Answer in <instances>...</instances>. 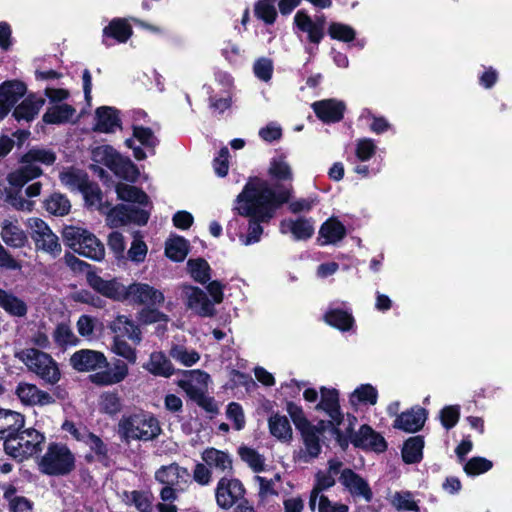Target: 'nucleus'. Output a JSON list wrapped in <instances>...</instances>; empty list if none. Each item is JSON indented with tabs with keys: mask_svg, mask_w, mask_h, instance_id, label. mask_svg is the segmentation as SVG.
Segmentation results:
<instances>
[{
	"mask_svg": "<svg viewBox=\"0 0 512 512\" xmlns=\"http://www.w3.org/2000/svg\"><path fill=\"white\" fill-rule=\"evenodd\" d=\"M190 250V243L183 236L174 235L165 243V255L174 262H182Z\"/></svg>",
	"mask_w": 512,
	"mask_h": 512,
	"instance_id": "obj_34",
	"label": "nucleus"
},
{
	"mask_svg": "<svg viewBox=\"0 0 512 512\" xmlns=\"http://www.w3.org/2000/svg\"><path fill=\"white\" fill-rule=\"evenodd\" d=\"M0 306L10 315L17 317H24L28 311L22 299L2 289H0Z\"/></svg>",
	"mask_w": 512,
	"mask_h": 512,
	"instance_id": "obj_42",
	"label": "nucleus"
},
{
	"mask_svg": "<svg viewBox=\"0 0 512 512\" xmlns=\"http://www.w3.org/2000/svg\"><path fill=\"white\" fill-rule=\"evenodd\" d=\"M75 112V108L70 104L53 105L44 113L42 120L46 124H64L69 122Z\"/></svg>",
	"mask_w": 512,
	"mask_h": 512,
	"instance_id": "obj_36",
	"label": "nucleus"
},
{
	"mask_svg": "<svg viewBox=\"0 0 512 512\" xmlns=\"http://www.w3.org/2000/svg\"><path fill=\"white\" fill-rule=\"evenodd\" d=\"M343 462L338 458H331L327 462L326 471L318 470L315 473L314 485L309 496V508L312 512L316 510L317 500L324 491L329 490L336 484L335 476L340 475L343 469Z\"/></svg>",
	"mask_w": 512,
	"mask_h": 512,
	"instance_id": "obj_8",
	"label": "nucleus"
},
{
	"mask_svg": "<svg viewBox=\"0 0 512 512\" xmlns=\"http://www.w3.org/2000/svg\"><path fill=\"white\" fill-rule=\"evenodd\" d=\"M111 171L119 178L135 183L138 181L140 171L136 164L128 157L122 155L118 158L117 162L111 168Z\"/></svg>",
	"mask_w": 512,
	"mask_h": 512,
	"instance_id": "obj_38",
	"label": "nucleus"
},
{
	"mask_svg": "<svg viewBox=\"0 0 512 512\" xmlns=\"http://www.w3.org/2000/svg\"><path fill=\"white\" fill-rule=\"evenodd\" d=\"M346 234L345 225L337 217L332 216L320 226L317 242L320 246L336 244L343 240Z\"/></svg>",
	"mask_w": 512,
	"mask_h": 512,
	"instance_id": "obj_24",
	"label": "nucleus"
},
{
	"mask_svg": "<svg viewBox=\"0 0 512 512\" xmlns=\"http://www.w3.org/2000/svg\"><path fill=\"white\" fill-rule=\"evenodd\" d=\"M412 497L413 495L410 491L396 492L393 496L392 505L397 511L420 512L419 505Z\"/></svg>",
	"mask_w": 512,
	"mask_h": 512,
	"instance_id": "obj_54",
	"label": "nucleus"
},
{
	"mask_svg": "<svg viewBox=\"0 0 512 512\" xmlns=\"http://www.w3.org/2000/svg\"><path fill=\"white\" fill-rule=\"evenodd\" d=\"M43 206L45 210L55 216H65L71 210V203L65 194L54 192L47 197Z\"/></svg>",
	"mask_w": 512,
	"mask_h": 512,
	"instance_id": "obj_39",
	"label": "nucleus"
},
{
	"mask_svg": "<svg viewBox=\"0 0 512 512\" xmlns=\"http://www.w3.org/2000/svg\"><path fill=\"white\" fill-rule=\"evenodd\" d=\"M427 416L428 411L417 405L398 414L392 426L406 433H416L423 428Z\"/></svg>",
	"mask_w": 512,
	"mask_h": 512,
	"instance_id": "obj_16",
	"label": "nucleus"
},
{
	"mask_svg": "<svg viewBox=\"0 0 512 512\" xmlns=\"http://www.w3.org/2000/svg\"><path fill=\"white\" fill-rule=\"evenodd\" d=\"M159 421L153 415L134 413L119 421V433L122 440L151 441L161 434Z\"/></svg>",
	"mask_w": 512,
	"mask_h": 512,
	"instance_id": "obj_4",
	"label": "nucleus"
},
{
	"mask_svg": "<svg viewBox=\"0 0 512 512\" xmlns=\"http://www.w3.org/2000/svg\"><path fill=\"white\" fill-rule=\"evenodd\" d=\"M299 432L301 433L302 440L309 458H317L322 450L319 436L316 435L314 431L308 430L306 428L299 430Z\"/></svg>",
	"mask_w": 512,
	"mask_h": 512,
	"instance_id": "obj_53",
	"label": "nucleus"
},
{
	"mask_svg": "<svg viewBox=\"0 0 512 512\" xmlns=\"http://www.w3.org/2000/svg\"><path fill=\"white\" fill-rule=\"evenodd\" d=\"M425 441L422 435L411 436L403 443L401 450L402 460L405 464H417L423 459Z\"/></svg>",
	"mask_w": 512,
	"mask_h": 512,
	"instance_id": "obj_29",
	"label": "nucleus"
},
{
	"mask_svg": "<svg viewBox=\"0 0 512 512\" xmlns=\"http://www.w3.org/2000/svg\"><path fill=\"white\" fill-rule=\"evenodd\" d=\"M268 175L272 180L276 181L274 184L269 183L270 186L280 185L284 188H291V193L293 192L291 184L293 181V171L290 164L286 161L285 154H280L270 160Z\"/></svg>",
	"mask_w": 512,
	"mask_h": 512,
	"instance_id": "obj_20",
	"label": "nucleus"
},
{
	"mask_svg": "<svg viewBox=\"0 0 512 512\" xmlns=\"http://www.w3.org/2000/svg\"><path fill=\"white\" fill-rule=\"evenodd\" d=\"M0 236L4 243L12 248H23L28 241L26 233L8 220L3 221Z\"/></svg>",
	"mask_w": 512,
	"mask_h": 512,
	"instance_id": "obj_32",
	"label": "nucleus"
},
{
	"mask_svg": "<svg viewBox=\"0 0 512 512\" xmlns=\"http://www.w3.org/2000/svg\"><path fill=\"white\" fill-rule=\"evenodd\" d=\"M226 415L233 422L236 430H242L245 427V416L242 406L237 402H231L227 405Z\"/></svg>",
	"mask_w": 512,
	"mask_h": 512,
	"instance_id": "obj_63",
	"label": "nucleus"
},
{
	"mask_svg": "<svg viewBox=\"0 0 512 512\" xmlns=\"http://www.w3.org/2000/svg\"><path fill=\"white\" fill-rule=\"evenodd\" d=\"M238 454L241 460L247 463L255 473H260L265 470V459L257 450L247 446H241L238 449Z\"/></svg>",
	"mask_w": 512,
	"mask_h": 512,
	"instance_id": "obj_48",
	"label": "nucleus"
},
{
	"mask_svg": "<svg viewBox=\"0 0 512 512\" xmlns=\"http://www.w3.org/2000/svg\"><path fill=\"white\" fill-rule=\"evenodd\" d=\"M17 357L27 366L29 371L35 373L46 383L54 385L60 380V369L50 354L36 348H26L20 351Z\"/></svg>",
	"mask_w": 512,
	"mask_h": 512,
	"instance_id": "obj_6",
	"label": "nucleus"
},
{
	"mask_svg": "<svg viewBox=\"0 0 512 512\" xmlns=\"http://www.w3.org/2000/svg\"><path fill=\"white\" fill-rule=\"evenodd\" d=\"M492 467V461L484 457L475 456L465 463L463 470L468 476H477L488 472Z\"/></svg>",
	"mask_w": 512,
	"mask_h": 512,
	"instance_id": "obj_52",
	"label": "nucleus"
},
{
	"mask_svg": "<svg viewBox=\"0 0 512 512\" xmlns=\"http://www.w3.org/2000/svg\"><path fill=\"white\" fill-rule=\"evenodd\" d=\"M376 148L373 139L361 138L357 141L355 155L360 161L365 162L375 155Z\"/></svg>",
	"mask_w": 512,
	"mask_h": 512,
	"instance_id": "obj_58",
	"label": "nucleus"
},
{
	"mask_svg": "<svg viewBox=\"0 0 512 512\" xmlns=\"http://www.w3.org/2000/svg\"><path fill=\"white\" fill-rule=\"evenodd\" d=\"M101 410L109 415L120 412L121 401L116 392H106L101 395Z\"/></svg>",
	"mask_w": 512,
	"mask_h": 512,
	"instance_id": "obj_61",
	"label": "nucleus"
},
{
	"mask_svg": "<svg viewBox=\"0 0 512 512\" xmlns=\"http://www.w3.org/2000/svg\"><path fill=\"white\" fill-rule=\"evenodd\" d=\"M187 269L190 276L197 283L204 285L211 279L212 269L209 263L202 257L189 259Z\"/></svg>",
	"mask_w": 512,
	"mask_h": 512,
	"instance_id": "obj_40",
	"label": "nucleus"
},
{
	"mask_svg": "<svg viewBox=\"0 0 512 512\" xmlns=\"http://www.w3.org/2000/svg\"><path fill=\"white\" fill-rule=\"evenodd\" d=\"M22 164L18 169L10 172L7 177L9 184L16 188H22L26 183L43 174L42 169L35 164Z\"/></svg>",
	"mask_w": 512,
	"mask_h": 512,
	"instance_id": "obj_30",
	"label": "nucleus"
},
{
	"mask_svg": "<svg viewBox=\"0 0 512 512\" xmlns=\"http://www.w3.org/2000/svg\"><path fill=\"white\" fill-rule=\"evenodd\" d=\"M37 393L38 387L35 384L27 382L18 383L15 389V394L21 403L26 406H35Z\"/></svg>",
	"mask_w": 512,
	"mask_h": 512,
	"instance_id": "obj_55",
	"label": "nucleus"
},
{
	"mask_svg": "<svg viewBox=\"0 0 512 512\" xmlns=\"http://www.w3.org/2000/svg\"><path fill=\"white\" fill-rule=\"evenodd\" d=\"M83 442L89 446L90 450L95 454L98 462H100L104 467L110 466L108 447L98 435L89 431Z\"/></svg>",
	"mask_w": 512,
	"mask_h": 512,
	"instance_id": "obj_45",
	"label": "nucleus"
},
{
	"mask_svg": "<svg viewBox=\"0 0 512 512\" xmlns=\"http://www.w3.org/2000/svg\"><path fill=\"white\" fill-rule=\"evenodd\" d=\"M338 481L354 498H363L367 503L372 501L373 492L369 483L353 469L343 468Z\"/></svg>",
	"mask_w": 512,
	"mask_h": 512,
	"instance_id": "obj_14",
	"label": "nucleus"
},
{
	"mask_svg": "<svg viewBox=\"0 0 512 512\" xmlns=\"http://www.w3.org/2000/svg\"><path fill=\"white\" fill-rule=\"evenodd\" d=\"M325 24L326 17L324 15L317 16L313 20L304 9L298 10L294 16V26L307 34V41L311 44L318 45L323 40Z\"/></svg>",
	"mask_w": 512,
	"mask_h": 512,
	"instance_id": "obj_11",
	"label": "nucleus"
},
{
	"mask_svg": "<svg viewBox=\"0 0 512 512\" xmlns=\"http://www.w3.org/2000/svg\"><path fill=\"white\" fill-rule=\"evenodd\" d=\"M76 467V458L65 444L50 443L39 462L40 471L48 476H67Z\"/></svg>",
	"mask_w": 512,
	"mask_h": 512,
	"instance_id": "obj_5",
	"label": "nucleus"
},
{
	"mask_svg": "<svg viewBox=\"0 0 512 512\" xmlns=\"http://www.w3.org/2000/svg\"><path fill=\"white\" fill-rule=\"evenodd\" d=\"M272 0H258L254 4V15L266 25H273L277 19V10Z\"/></svg>",
	"mask_w": 512,
	"mask_h": 512,
	"instance_id": "obj_47",
	"label": "nucleus"
},
{
	"mask_svg": "<svg viewBox=\"0 0 512 512\" xmlns=\"http://www.w3.org/2000/svg\"><path fill=\"white\" fill-rule=\"evenodd\" d=\"M70 365L77 372L97 371L89 375V381L96 386L105 387L121 383L129 374L127 363L115 359L110 364L103 352L91 349H81L70 357Z\"/></svg>",
	"mask_w": 512,
	"mask_h": 512,
	"instance_id": "obj_2",
	"label": "nucleus"
},
{
	"mask_svg": "<svg viewBox=\"0 0 512 512\" xmlns=\"http://www.w3.org/2000/svg\"><path fill=\"white\" fill-rule=\"evenodd\" d=\"M57 159L56 153L51 149L32 147L20 158V163H40L46 166H51Z\"/></svg>",
	"mask_w": 512,
	"mask_h": 512,
	"instance_id": "obj_41",
	"label": "nucleus"
},
{
	"mask_svg": "<svg viewBox=\"0 0 512 512\" xmlns=\"http://www.w3.org/2000/svg\"><path fill=\"white\" fill-rule=\"evenodd\" d=\"M331 39L350 43L356 38V31L349 25L340 22H331L327 30Z\"/></svg>",
	"mask_w": 512,
	"mask_h": 512,
	"instance_id": "obj_49",
	"label": "nucleus"
},
{
	"mask_svg": "<svg viewBox=\"0 0 512 512\" xmlns=\"http://www.w3.org/2000/svg\"><path fill=\"white\" fill-rule=\"evenodd\" d=\"M321 399L316 405V410L324 411L327 415L337 413L340 407L339 391L335 388L320 387Z\"/></svg>",
	"mask_w": 512,
	"mask_h": 512,
	"instance_id": "obj_44",
	"label": "nucleus"
},
{
	"mask_svg": "<svg viewBox=\"0 0 512 512\" xmlns=\"http://www.w3.org/2000/svg\"><path fill=\"white\" fill-rule=\"evenodd\" d=\"M290 199L291 188L272 187L267 180L250 177L235 200L236 213L249 218L248 232L240 237L241 242L246 246L259 242L263 234L261 223H268Z\"/></svg>",
	"mask_w": 512,
	"mask_h": 512,
	"instance_id": "obj_1",
	"label": "nucleus"
},
{
	"mask_svg": "<svg viewBox=\"0 0 512 512\" xmlns=\"http://www.w3.org/2000/svg\"><path fill=\"white\" fill-rule=\"evenodd\" d=\"M202 460L207 466L214 467L222 472L226 470L232 472L233 470L230 455L214 447L207 448L202 452Z\"/></svg>",
	"mask_w": 512,
	"mask_h": 512,
	"instance_id": "obj_33",
	"label": "nucleus"
},
{
	"mask_svg": "<svg viewBox=\"0 0 512 512\" xmlns=\"http://www.w3.org/2000/svg\"><path fill=\"white\" fill-rule=\"evenodd\" d=\"M311 108L323 123H338L344 118L346 105L335 98L323 99L312 103Z\"/></svg>",
	"mask_w": 512,
	"mask_h": 512,
	"instance_id": "obj_17",
	"label": "nucleus"
},
{
	"mask_svg": "<svg viewBox=\"0 0 512 512\" xmlns=\"http://www.w3.org/2000/svg\"><path fill=\"white\" fill-rule=\"evenodd\" d=\"M351 443L355 448L378 454L384 453L388 449L385 438L368 424L360 426L358 432L351 437Z\"/></svg>",
	"mask_w": 512,
	"mask_h": 512,
	"instance_id": "obj_13",
	"label": "nucleus"
},
{
	"mask_svg": "<svg viewBox=\"0 0 512 512\" xmlns=\"http://www.w3.org/2000/svg\"><path fill=\"white\" fill-rule=\"evenodd\" d=\"M324 321L331 327L342 332L350 331L355 325V319L351 312L341 308H332L325 312Z\"/></svg>",
	"mask_w": 512,
	"mask_h": 512,
	"instance_id": "obj_31",
	"label": "nucleus"
},
{
	"mask_svg": "<svg viewBox=\"0 0 512 512\" xmlns=\"http://www.w3.org/2000/svg\"><path fill=\"white\" fill-rule=\"evenodd\" d=\"M109 329L116 334L115 336H119L122 339L127 336L135 343L141 341V331L139 327L133 320L125 315H118L115 320L109 324Z\"/></svg>",
	"mask_w": 512,
	"mask_h": 512,
	"instance_id": "obj_27",
	"label": "nucleus"
},
{
	"mask_svg": "<svg viewBox=\"0 0 512 512\" xmlns=\"http://www.w3.org/2000/svg\"><path fill=\"white\" fill-rule=\"evenodd\" d=\"M44 435L34 428L18 430L17 436L6 439L4 451L10 457L22 461L41 451Z\"/></svg>",
	"mask_w": 512,
	"mask_h": 512,
	"instance_id": "obj_7",
	"label": "nucleus"
},
{
	"mask_svg": "<svg viewBox=\"0 0 512 512\" xmlns=\"http://www.w3.org/2000/svg\"><path fill=\"white\" fill-rule=\"evenodd\" d=\"M44 104V98L30 93L18 105L13 107L12 116L19 123L21 121L31 122L37 117Z\"/></svg>",
	"mask_w": 512,
	"mask_h": 512,
	"instance_id": "obj_23",
	"label": "nucleus"
},
{
	"mask_svg": "<svg viewBox=\"0 0 512 512\" xmlns=\"http://www.w3.org/2000/svg\"><path fill=\"white\" fill-rule=\"evenodd\" d=\"M95 121L93 131L99 133H114L116 129L122 128L120 111L111 106H100L95 110Z\"/></svg>",
	"mask_w": 512,
	"mask_h": 512,
	"instance_id": "obj_21",
	"label": "nucleus"
},
{
	"mask_svg": "<svg viewBox=\"0 0 512 512\" xmlns=\"http://www.w3.org/2000/svg\"><path fill=\"white\" fill-rule=\"evenodd\" d=\"M61 183L68 187L70 190H78L86 185L90 180L87 172L82 169L69 167L59 173Z\"/></svg>",
	"mask_w": 512,
	"mask_h": 512,
	"instance_id": "obj_35",
	"label": "nucleus"
},
{
	"mask_svg": "<svg viewBox=\"0 0 512 512\" xmlns=\"http://www.w3.org/2000/svg\"><path fill=\"white\" fill-rule=\"evenodd\" d=\"M245 494V488L242 482L237 478L222 477L215 489V498L217 505L222 509H230L238 501H242Z\"/></svg>",
	"mask_w": 512,
	"mask_h": 512,
	"instance_id": "obj_10",
	"label": "nucleus"
},
{
	"mask_svg": "<svg viewBox=\"0 0 512 512\" xmlns=\"http://www.w3.org/2000/svg\"><path fill=\"white\" fill-rule=\"evenodd\" d=\"M62 238L66 246L81 256L94 261H101L105 256L104 245L87 229L73 225L65 226Z\"/></svg>",
	"mask_w": 512,
	"mask_h": 512,
	"instance_id": "obj_3",
	"label": "nucleus"
},
{
	"mask_svg": "<svg viewBox=\"0 0 512 512\" xmlns=\"http://www.w3.org/2000/svg\"><path fill=\"white\" fill-rule=\"evenodd\" d=\"M26 84L21 80H6L0 84V99L13 108L25 96Z\"/></svg>",
	"mask_w": 512,
	"mask_h": 512,
	"instance_id": "obj_28",
	"label": "nucleus"
},
{
	"mask_svg": "<svg viewBox=\"0 0 512 512\" xmlns=\"http://www.w3.org/2000/svg\"><path fill=\"white\" fill-rule=\"evenodd\" d=\"M121 156L112 146L104 145L92 150V160L105 165L110 170Z\"/></svg>",
	"mask_w": 512,
	"mask_h": 512,
	"instance_id": "obj_50",
	"label": "nucleus"
},
{
	"mask_svg": "<svg viewBox=\"0 0 512 512\" xmlns=\"http://www.w3.org/2000/svg\"><path fill=\"white\" fill-rule=\"evenodd\" d=\"M117 197L125 202L137 203L139 205H147L149 201L148 195L136 186H131L124 183L116 185Z\"/></svg>",
	"mask_w": 512,
	"mask_h": 512,
	"instance_id": "obj_43",
	"label": "nucleus"
},
{
	"mask_svg": "<svg viewBox=\"0 0 512 512\" xmlns=\"http://www.w3.org/2000/svg\"><path fill=\"white\" fill-rule=\"evenodd\" d=\"M273 70V61L266 57H261L257 59L253 65V71L255 76L264 82H268L271 80Z\"/></svg>",
	"mask_w": 512,
	"mask_h": 512,
	"instance_id": "obj_59",
	"label": "nucleus"
},
{
	"mask_svg": "<svg viewBox=\"0 0 512 512\" xmlns=\"http://www.w3.org/2000/svg\"><path fill=\"white\" fill-rule=\"evenodd\" d=\"M316 507L318 512H349V507L346 504L333 503L326 495L319 497Z\"/></svg>",
	"mask_w": 512,
	"mask_h": 512,
	"instance_id": "obj_64",
	"label": "nucleus"
},
{
	"mask_svg": "<svg viewBox=\"0 0 512 512\" xmlns=\"http://www.w3.org/2000/svg\"><path fill=\"white\" fill-rule=\"evenodd\" d=\"M439 418L441 425L446 429L450 430L456 426L460 419V406L459 405H448L440 410Z\"/></svg>",
	"mask_w": 512,
	"mask_h": 512,
	"instance_id": "obj_56",
	"label": "nucleus"
},
{
	"mask_svg": "<svg viewBox=\"0 0 512 512\" xmlns=\"http://www.w3.org/2000/svg\"><path fill=\"white\" fill-rule=\"evenodd\" d=\"M280 230L282 233L290 232L295 241H306L313 236L315 231L312 219L305 217L282 220Z\"/></svg>",
	"mask_w": 512,
	"mask_h": 512,
	"instance_id": "obj_25",
	"label": "nucleus"
},
{
	"mask_svg": "<svg viewBox=\"0 0 512 512\" xmlns=\"http://www.w3.org/2000/svg\"><path fill=\"white\" fill-rule=\"evenodd\" d=\"M187 307L194 310L201 317H213L216 309L206 293L197 286H185Z\"/></svg>",
	"mask_w": 512,
	"mask_h": 512,
	"instance_id": "obj_19",
	"label": "nucleus"
},
{
	"mask_svg": "<svg viewBox=\"0 0 512 512\" xmlns=\"http://www.w3.org/2000/svg\"><path fill=\"white\" fill-rule=\"evenodd\" d=\"M269 432L278 440L289 442L292 439V428L286 416L273 414L268 420Z\"/></svg>",
	"mask_w": 512,
	"mask_h": 512,
	"instance_id": "obj_37",
	"label": "nucleus"
},
{
	"mask_svg": "<svg viewBox=\"0 0 512 512\" xmlns=\"http://www.w3.org/2000/svg\"><path fill=\"white\" fill-rule=\"evenodd\" d=\"M133 35V28L125 18H113L102 30V44L110 48L126 43Z\"/></svg>",
	"mask_w": 512,
	"mask_h": 512,
	"instance_id": "obj_15",
	"label": "nucleus"
},
{
	"mask_svg": "<svg viewBox=\"0 0 512 512\" xmlns=\"http://www.w3.org/2000/svg\"><path fill=\"white\" fill-rule=\"evenodd\" d=\"M128 300L138 305L162 304L165 300L164 294L146 283H132L127 286Z\"/></svg>",
	"mask_w": 512,
	"mask_h": 512,
	"instance_id": "obj_18",
	"label": "nucleus"
},
{
	"mask_svg": "<svg viewBox=\"0 0 512 512\" xmlns=\"http://www.w3.org/2000/svg\"><path fill=\"white\" fill-rule=\"evenodd\" d=\"M111 350L116 355L124 358L130 364H135L137 361L136 349L119 336L113 337Z\"/></svg>",
	"mask_w": 512,
	"mask_h": 512,
	"instance_id": "obj_51",
	"label": "nucleus"
},
{
	"mask_svg": "<svg viewBox=\"0 0 512 512\" xmlns=\"http://www.w3.org/2000/svg\"><path fill=\"white\" fill-rule=\"evenodd\" d=\"M28 225L31 229V238L39 250H43L53 256L61 253L59 238L54 234L48 224L41 218H30Z\"/></svg>",
	"mask_w": 512,
	"mask_h": 512,
	"instance_id": "obj_9",
	"label": "nucleus"
},
{
	"mask_svg": "<svg viewBox=\"0 0 512 512\" xmlns=\"http://www.w3.org/2000/svg\"><path fill=\"white\" fill-rule=\"evenodd\" d=\"M143 368L154 376L164 378H169L175 373L172 362L162 351L152 352Z\"/></svg>",
	"mask_w": 512,
	"mask_h": 512,
	"instance_id": "obj_26",
	"label": "nucleus"
},
{
	"mask_svg": "<svg viewBox=\"0 0 512 512\" xmlns=\"http://www.w3.org/2000/svg\"><path fill=\"white\" fill-rule=\"evenodd\" d=\"M130 503H132L139 512H152V496L144 491L133 490L130 493Z\"/></svg>",
	"mask_w": 512,
	"mask_h": 512,
	"instance_id": "obj_60",
	"label": "nucleus"
},
{
	"mask_svg": "<svg viewBox=\"0 0 512 512\" xmlns=\"http://www.w3.org/2000/svg\"><path fill=\"white\" fill-rule=\"evenodd\" d=\"M25 416L17 411L0 407V440L5 448L6 439L17 436L18 430L24 428Z\"/></svg>",
	"mask_w": 512,
	"mask_h": 512,
	"instance_id": "obj_22",
	"label": "nucleus"
},
{
	"mask_svg": "<svg viewBox=\"0 0 512 512\" xmlns=\"http://www.w3.org/2000/svg\"><path fill=\"white\" fill-rule=\"evenodd\" d=\"M139 319L143 324H153L157 322H168L169 317L157 308L149 305L139 312Z\"/></svg>",
	"mask_w": 512,
	"mask_h": 512,
	"instance_id": "obj_62",
	"label": "nucleus"
},
{
	"mask_svg": "<svg viewBox=\"0 0 512 512\" xmlns=\"http://www.w3.org/2000/svg\"><path fill=\"white\" fill-rule=\"evenodd\" d=\"M133 137L136 138L144 147L155 149L159 141L149 127L133 126Z\"/></svg>",
	"mask_w": 512,
	"mask_h": 512,
	"instance_id": "obj_57",
	"label": "nucleus"
},
{
	"mask_svg": "<svg viewBox=\"0 0 512 512\" xmlns=\"http://www.w3.org/2000/svg\"><path fill=\"white\" fill-rule=\"evenodd\" d=\"M378 400V391L371 384H361L350 395L349 401L352 405L358 403L375 405Z\"/></svg>",
	"mask_w": 512,
	"mask_h": 512,
	"instance_id": "obj_46",
	"label": "nucleus"
},
{
	"mask_svg": "<svg viewBox=\"0 0 512 512\" xmlns=\"http://www.w3.org/2000/svg\"><path fill=\"white\" fill-rule=\"evenodd\" d=\"M87 282L97 293L106 298L121 302L128 300L127 287L116 279L105 280L95 271H88Z\"/></svg>",
	"mask_w": 512,
	"mask_h": 512,
	"instance_id": "obj_12",
	"label": "nucleus"
}]
</instances>
